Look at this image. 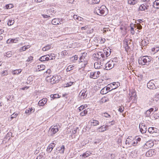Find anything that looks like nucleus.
<instances>
[{"mask_svg":"<svg viewBox=\"0 0 159 159\" xmlns=\"http://www.w3.org/2000/svg\"><path fill=\"white\" fill-rule=\"evenodd\" d=\"M137 29H139V30H141L142 29V26L139 24H137Z\"/></svg>","mask_w":159,"mask_h":159,"instance_id":"obj_56","label":"nucleus"},{"mask_svg":"<svg viewBox=\"0 0 159 159\" xmlns=\"http://www.w3.org/2000/svg\"><path fill=\"white\" fill-rule=\"evenodd\" d=\"M22 71V70L21 69H19L18 70H14L13 72H12V74L14 75H18L20 74L21 73V72Z\"/></svg>","mask_w":159,"mask_h":159,"instance_id":"obj_24","label":"nucleus"},{"mask_svg":"<svg viewBox=\"0 0 159 159\" xmlns=\"http://www.w3.org/2000/svg\"><path fill=\"white\" fill-rule=\"evenodd\" d=\"M87 93H81V96L82 98L83 99H84L86 98L87 96Z\"/></svg>","mask_w":159,"mask_h":159,"instance_id":"obj_44","label":"nucleus"},{"mask_svg":"<svg viewBox=\"0 0 159 159\" xmlns=\"http://www.w3.org/2000/svg\"><path fill=\"white\" fill-rule=\"evenodd\" d=\"M74 67L72 65H70L68 66L67 68L66 69L67 71H70L73 69V68Z\"/></svg>","mask_w":159,"mask_h":159,"instance_id":"obj_37","label":"nucleus"},{"mask_svg":"<svg viewBox=\"0 0 159 159\" xmlns=\"http://www.w3.org/2000/svg\"><path fill=\"white\" fill-rule=\"evenodd\" d=\"M62 23V19L60 20L59 18L54 19L52 21V23L54 25L61 24Z\"/></svg>","mask_w":159,"mask_h":159,"instance_id":"obj_11","label":"nucleus"},{"mask_svg":"<svg viewBox=\"0 0 159 159\" xmlns=\"http://www.w3.org/2000/svg\"><path fill=\"white\" fill-rule=\"evenodd\" d=\"M17 38L14 39H11V43H17L18 41V40L17 39Z\"/></svg>","mask_w":159,"mask_h":159,"instance_id":"obj_51","label":"nucleus"},{"mask_svg":"<svg viewBox=\"0 0 159 159\" xmlns=\"http://www.w3.org/2000/svg\"><path fill=\"white\" fill-rule=\"evenodd\" d=\"M14 23V19L12 18L11 19H10L9 20L8 23H7V25H13V24Z\"/></svg>","mask_w":159,"mask_h":159,"instance_id":"obj_26","label":"nucleus"},{"mask_svg":"<svg viewBox=\"0 0 159 159\" xmlns=\"http://www.w3.org/2000/svg\"><path fill=\"white\" fill-rule=\"evenodd\" d=\"M47 100V98H43L39 101L38 105L39 106H43L46 103Z\"/></svg>","mask_w":159,"mask_h":159,"instance_id":"obj_18","label":"nucleus"},{"mask_svg":"<svg viewBox=\"0 0 159 159\" xmlns=\"http://www.w3.org/2000/svg\"><path fill=\"white\" fill-rule=\"evenodd\" d=\"M131 33L132 34H134L135 33V31L134 30V29L133 28V27H131Z\"/></svg>","mask_w":159,"mask_h":159,"instance_id":"obj_58","label":"nucleus"},{"mask_svg":"<svg viewBox=\"0 0 159 159\" xmlns=\"http://www.w3.org/2000/svg\"><path fill=\"white\" fill-rule=\"evenodd\" d=\"M154 118L156 119H157L159 118V113H155L153 115Z\"/></svg>","mask_w":159,"mask_h":159,"instance_id":"obj_42","label":"nucleus"},{"mask_svg":"<svg viewBox=\"0 0 159 159\" xmlns=\"http://www.w3.org/2000/svg\"><path fill=\"white\" fill-rule=\"evenodd\" d=\"M147 86L148 88L150 89H153L156 88L155 84L151 81H150L148 83Z\"/></svg>","mask_w":159,"mask_h":159,"instance_id":"obj_16","label":"nucleus"},{"mask_svg":"<svg viewBox=\"0 0 159 159\" xmlns=\"http://www.w3.org/2000/svg\"><path fill=\"white\" fill-rule=\"evenodd\" d=\"M128 3L131 5H134L138 2V0H127Z\"/></svg>","mask_w":159,"mask_h":159,"instance_id":"obj_21","label":"nucleus"},{"mask_svg":"<svg viewBox=\"0 0 159 159\" xmlns=\"http://www.w3.org/2000/svg\"><path fill=\"white\" fill-rule=\"evenodd\" d=\"M12 134L11 132H8L6 135L4 139L9 140L10 139L11 136H12Z\"/></svg>","mask_w":159,"mask_h":159,"instance_id":"obj_25","label":"nucleus"},{"mask_svg":"<svg viewBox=\"0 0 159 159\" xmlns=\"http://www.w3.org/2000/svg\"><path fill=\"white\" fill-rule=\"evenodd\" d=\"M131 45V43L130 41H129L125 39L124 41L123 46L125 47L126 51L128 50L130 48V45Z\"/></svg>","mask_w":159,"mask_h":159,"instance_id":"obj_9","label":"nucleus"},{"mask_svg":"<svg viewBox=\"0 0 159 159\" xmlns=\"http://www.w3.org/2000/svg\"><path fill=\"white\" fill-rule=\"evenodd\" d=\"M102 116L106 118L111 117V116L107 112L102 113Z\"/></svg>","mask_w":159,"mask_h":159,"instance_id":"obj_31","label":"nucleus"},{"mask_svg":"<svg viewBox=\"0 0 159 159\" xmlns=\"http://www.w3.org/2000/svg\"><path fill=\"white\" fill-rule=\"evenodd\" d=\"M154 109L153 108H151L149 110H148L146 111L145 113V116L146 117H148L150 116V114L153 111Z\"/></svg>","mask_w":159,"mask_h":159,"instance_id":"obj_19","label":"nucleus"},{"mask_svg":"<svg viewBox=\"0 0 159 159\" xmlns=\"http://www.w3.org/2000/svg\"><path fill=\"white\" fill-rule=\"evenodd\" d=\"M50 145H49V146H48L47 148V151L48 152H51L52 151V149L50 147Z\"/></svg>","mask_w":159,"mask_h":159,"instance_id":"obj_49","label":"nucleus"},{"mask_svg":"<svg viewBox=\"0 0 159 159\" xmlns=\"http://www.w3.org/2000/svg\"><path fill=\"white\" fill-rule=\"evenodd\" d=\"M30 47L29 45L25 46L19 49V51L20 52H22L25 51L26 49H28Z\"/></svg>","mask_w":159,"mask_h":159,"instance_id":"obj_23","label":"nucleus"},{"mask_svg":"<svg viewBox=\"0 0 159 159\" xmlns=\"http://www.w3.org/2000/svg\"><path fill=\"white\" fill-rule=\"evenodd\" d=\"M2 76H4L5 75H8V71L6 70H3L2 73Z\"/></svg>","mask_w":159,"mask_h":159,"instance_id":"obj_39","label":"nucleus"},{"mask_svg":"<svg viewBox=\"0 0 159 159\" xmlns=\"http://www.w3.org/2000/svg\"><path fill=\"white\" fill-rule=\"evenodd\" d=\"M59 95L57 94H54V95H51V97L53 99L58 98Z\"/></svg>","mask_w":159,"mask_h":159,"instance_id":"obj_41","label":"nucleus"},{"mask_svg":"<svg viewBox=\"0 0 159 159\" xmlns=\"http://www.w3.org/2000/svg\"><path fill=\"white\" fill-rule=\"evenodd\" d=\"M155 154V152L154 150L151 149L149 150L147 152L146 155L147 157H151L153 155H154Z\"/></svg>","mask_w":159,"mask_h":159,"instance_id":"obj_15","label":"nucleus"},{"mask_svg":"<svg viewBox=\"0 0 159 159\" xmlns=\"http://www.w3.org/2000/svg\"><path fill=\"white\" fill-rule=\"evenodd\" d=\"M108 92V91H106V89H105V87L103 88L100 91L101 93L102 94H105Z\"/></svg>","mask_w":159,"mask_h":159,"instance_id":"obj_34","label":"nucleus"},{"mask_svg":"<svg viewBox=\"0 0 159 159\" xmlns=\"http://www.w3.org/2000/svg\"><path fill=\"white\" fill-rule=\"evenodd\" d=\"M89 28V26L87 25L85 26L81 27V30H88Z\"/></svg>","mask_w":159,"mask_h":159,"instance_id":"obj_55","label":"nucleus"},{"mask_svg":"<svg viewBox=\"0 0 159 159\" xmlns=\"http://www.w3.org/2000/svg\"><path fill=\"white\" fill-rule=\"evenodd\" d=\"M131 142H132V139L129 138V137H128L125 141V143L126 145L127 144H128V145H129L130 144Z\"/></svg>","mask_w":159,"mask_h":159,"instance_id":"obj_30","label":"nucleus"},{"mask_svg":"<svg viewBox=\"0 0 159 159\" xmlns=\"http://www.w3.org/2000/svg\"><path fill=\"white\" fill-rule=\"evenodd\" d=\"M34 111V109H33V108L31 107L29 109H26L25 111V113L28 114V115H30L32 112H33Z\"/></svg>","mask_w":159,"mask_h":159,"instance_id":"obj_22","label":"nucleus"},{"mask_svg":"<svg viewBox=\"0 0 159 159\" xmlns=\"http://www.w3.org/2000/svg\"><path fill=\"white\" fill-rule=\"evenodd\" d=\"M114 63L113 61H109L107 62L105 65V69L109 70L114 66Z\"/></svg>","mask_w":159,"mask_h":159,"instance_id":"obj_7","label":"nucleus"},{"mask_svg":"<svg viewBox=\"0 0 159 159\" xmlns=\"http://www.w3.org/2000/svg\"><path fill=\"white\" fill-rule=\"evenodd\" d=\"M108 128V125H104L102 126L97 129L98 131L99 132H103L106 130Z\"/></svg>","mask_w":159,"mask_h":159,"instance_id":"obj_14","label":"nucleus"},{"mask_svg":"<svg viewBox=\"0 0 159 159\" xmlns=\"http://www.w3.org/2000/svg\"><path fill=\"white\" fill-rule=\"evenodd\" d=\"M87 93L86 89H84L83 90H82L80 92V93Z\"/></svg>","mask_w":159,"mask_h":159,"instance_id":"obj_64","label":"nucleus"},{"mask_svg":"<svg viewBox=\"0 0 159 159\" xmlns=\"http://www.w3.org/2000/svg\"><path fill=\"white\" fill-rule=\"evenodd\" d=\"M151 6V2L144 3L139 6V10L141 11H145L149 9Z\"/></svg>","mask_w":159,"mask_h":159,"instance_id":"obj_4","label":"nucleus"},{"mask_svg":"<svg viewBox=\"0 0 159 159\" xmlns=\"http://www.w3.org/2000/svg\"><path fill=\"white\" fill-rule=\"evenodd\" d=\"M94 12L100 16H105L108 13V10L105 6H102L100 7H96Z\"/></svg>","mask_w":159,"mask_h":159,"instance_id":"obj_2","label":"nucleus"},{"mask_svg":"<svg viewBox=\"0 0 159 159\" xmlns=\"http://www.w3.org/2000/svg\"><path fill=\"white\" fill-rule=\"evenodd\" d=\"M139 128L140 131L142 133H145L147 131V127L144 123H142L139 124Z\"/></svg>","mask_w":159,"mask_h":159,"instance_id":"obj_8","label":"nucleus"},{"mask_svg":"<svg viewBox=\"0 0 159 159\" xmlns=\"http://www.w3.org/2000/svg\"><path fill=\"white\" fill-rule=\"evenodd\" d=\"M94 57H95L97 60L99 59L100 61H104L105 60V55L101 52H99L98 53L93 54Z\"/></svg>","mask_w":159,"mask_h":159,"instance_id":"obj_5","label":"nucleus"},{"mask_svg":"<svg viewBox=\"0 0 159 159\" xmlns=\"http://www.w3.org/2000/svg\"><path fill=\"white\" fill-rule=\"evenodd\" d=\"M153 145L154 144L151 141H148L144 145V148L148 149L153 146Z\"/></svg>","mask_w":159,"mask_h":159,"instance_id":"obj_13","label":"nucleus"},{"mask_svg":"<svg viewBox=\"0 0 159 159\" xmlns=\"http://www.w3.org/2000/svg\"><path fill=\"white\" fill-rule=\"evenodd\" d=\"M13 54V53L11 51H8L6 53V56L7 57H11Z\"/></svg>","mask_w":159,"mask_h":159,"instance_id":"obj_28","label":"nucleus"},{"mask_svg":"<svg viewBox=\"0 0 159 159\" xmlns=\"http://www.w3.org/2000/svg\"><path fill=\"white\" fill-rule=\"evenodd\" d=\"M33 80V78L31 76H29L28 77L27 81V84H30L31 81H32Z\"/></svg>","mask_w":159,"mask_h":159,"instance_id":"obj_36","label":"nucleus"},{"mask_svg":"<svg viewBox=\"0 0 159 159\" xmlns=\"http://www.w3.org/2000/svg\"><path fill=\"white\" fill-rule=\"evenodd\" d=\"M33 57H32V56L28 58V59H27V60H26V61L27 62H29L30 61L32 60L33 59Z\"/></svg>","mask_w":159,"mask_h":159,"instance_id":"obj_53","label":"nucleus"},{"mask_svg":"<svg viewBox=\"0 0 159 159\" xmlns=\"http://www.w3.org/2000/svg\"><path fill=\"white\" fill-rule=\"evenodd\" d=\"M135 139L136 140H137V142H139L140 141L141 139L139 137H136Z\"/></svg>","mask_w":159,"mask_h":159,"instance_id":"obj_62","label":"nucleus"},{"mask_svg":"<svg viewBox=\"0 0 159 159\" xmlns=\"http://www.w3.org/2000/svg\"><path fill=\"white\" fill-rule=\"evenodd\" d=\"M115 121L114 120H112L111 121H110V122H109V123H110V125H114L115 124Z\"/></svg>","mask_w":159,"mask_h":159,"instance_id":"obj_61","label":"nucleus"},{"mask_svg":"<svg viewBox=\"0 0 159 159\" xmlns=\"http://www.w3.org/2000/svg\"><path fill=\"white\" fill-rule=\"evenodd\" d=\"M39 60L41 61H46L45 56H43L41 57L40 58Z\"/></svg>","mask_w":159,"mask_h":159,"instance_id":"obj_47","label":"nucleus"},{"mask_svg":"<svg viewBox=\"0 0 159 159\" xmlns=\"http://www.w3.org/2000/svg\"><path fill=\"white\" fill-rule=\"evenodd\" d=\"M159 50V47H154V48H152V52H154L155 53L157 52Z\"/></svg>","mask_w":159,"mask_h":159,"instance_id":"obj_33","label":"nucleus"},{"mask_svg":"<svg viewBox=\"0 0 159 159\" xmlns=\"http://www.w3.org/2000/svg\"><path fill=\"white\" fill-rule=\"evenodd\" d=\"M61 78V77L60 76H52L50 75V76H48L46 80L48 82H49L51 84H53L58 82Z\"/></svg>","mask_w":159,"mask_h":159,"instance_id":"obj_3","label":"nucleus"},{"mask_svg":"<svg viewBox=\"0 0 159 159\" xmlns=\"http://www.w3.org/2000/svg\"><path fill=\"white\" fill-rule=\"evenodd\" d=\"M49 145L50 146V147L52 149H53L54 147H55V145L54 143H52L51 144H50Z\"/></svg>","mask_w":159,"mask_h":159,"instance_id":"obj_59","label":"nucleus"},{"mask_svg":"<svg viewBox=\"0 0 159 159\" xmlns=\"http://www.w3.org/2000/svg\"><path fill=\"white\" fill-rule=\"evenodd\" d=\"M148 132L150 134H152L154 133H157L158 131V129L154 127H149L148 129Z\"/></svg>","mask_w":159,"mask_h":159,"instance_id":"obj_12","label":"nucleus"},{"mask_svg":"<svg viewBox=\"0 0 159 159\" xmlns=\"http://www.w3.org/2000/svg\"><path fill=\"white\" fill-rule=\"evenodd\" d=\"M87 157H89L91 154V153L90 151H87L85 152Z\"/></svg>","mask_w":159,"mask_h":159,"instance_id":"obj_60","label":"nucleus"},{"mask_svg":"<svg viewBox=\"0 0 159 159\" xmlns=\"http://www.w3.org/2000/svg\"><path fill=\"white\" fill-rule=\"evenodd\" d=\"M38 66V69L39 70V71H41V70H44L45 67V66L43 65Z\"/></svg>","mask_w":159,"mask_h":159,"instance_id":"obj_27","label":"nucleus"},{"mask_svg":"<svg viewBox=\"0 0 159 159\" xmlns=\"http://www.w3.org/2000/svg\"><path fill=\"white\" fill-rule=\"evenodd\" d=\"M138 143V142H137V141L135 139H134V141L132 143V144L133 146H135L137 145Z\"/></svg>","mask_w":159,"mask_h":159,"instance_id":"obj_50","label":"nucleus"},{"mask_svg":"<svg viewBox=\"0 0 159 159\" xmlns=\"http://www.w3.org/2000/svg\"><path fill=\"white\" fill-rule=\"evenodd\" d=\"M51 47V46H50V45H47L46 46L43 48H42V50L43 51H46L47 50H48L50 49V48Z\"/></svg>","mask_w":159,"mask_h":159,"instance_id":"obj_32","label":"nucleus"},{"mask_svg":"<svg viewBox=\"0 0 159 159\" xmlns=\"http://www.w3.org/2000/svg\"><path fill=\"white\" fill-rule=\"evenodd\" d=\"M58 126L56 125L54 126H52L50 128L49 131L51 135L55 134L59 130Z\"/></svg>","mask_w":159,"mask_h":159,"instance_id":"obj_6","label":"nucleus"},{"mask_svg":"<svg viewBox=\"0 0 159 159\" xmlns=\"http://www.w3.org/2000/svg\"><path fill=\"white\" fill-rule=\"evenodd\" d=\"M105 55H106V57H105V59H106L107 57H108L110 54L111 52H108L106 51V52H104Z\"/></svg>","mask_w":159,"mask_h":159,"instance_id":"obj_45","label":"nucleus"},{"mask_svg":"<svg viewBox=\"0 0 159 159\" xmlns=\"http://www.w3.org/2000/svg\"><path fill=\"white\" fill-rule=\"evenodd\" d=\"M82 156L84 158H85L87 157L85 152L83 153L82 155H80V156Z\"/></svg>","mask_w":159,"mask_h":159,"instance_id":"obj_63","label":"nucleus"},{"mask_svg":"<svg viewBox=\"0 0 159 159\" xmlns=\"http://www.w3.org/2000/svg\"><path fill=\"white\" fill-rule=\"evenodd\" d=\"M84 55H82L80 58V61L81 62H83V61H84Z\"/></svg>","mask_w":159,"mask_h":159,"instance_id":"obj_54","label":"nucleus"},{"mask_svg":"<svg viewBox=\"0 0 159 159\" xmlns=\"http://www.w3.org/2000/svg\"><path fill=\"white\" fill-rule=\"evenodd\" d=\"M93 3L94 4L97 3H98L100 1V0H92Z\"/></svg>","mask_w":159,"mask_h":159,"instance_id":"obj_57","label":"nucleus"},{"mask_svg":"<svg viewBox=\"0 0 159 159\" xmlns=\"http://www.w3.org/2000/svg\"><path fill=\"white\" fill-rule=\"evenodd\" d=\"M93 124V126H96L99 124V122L98 120H93V122H91Z\"/></svg>","mask_w":159,"mask_h":159,"instance_id":"obj_40","label":"nucleus"},{"mask_svg":"<svg viewBox=\"0 0 159 159\" xmlns=\"http://www.w3.org/2000/svg\"><path fill=\"white\" fill-rule=\"evenodd\" d=\"M73 82H70L69 83H68L66 84L65 87H68L71 86L73 84Z\"/></svg>","mask_w":159,"mask_h":159,"instance_id":"obj_46","label":"nucleus"},{"mask_svg":"<svg viewBox=\"0 0 159 159\" xmlns=\"http://www.w3.org/2000/svg\"><path fill=\"white\" fill-rule=\"evenodd\" d=\"M85 106L81 105L78 108L79 111H80L85 108Z\"/></svg>","mask_w":159,"mask_h":159,"instance_id":"obj_43","label":"nucleus"},{"mask_svg":"<svg viewBox=\"0 0 159 159\" xmlns=\"http://www.w3.org/2000/svg\"><path fill=\"white\" fill-rule=\"evenodd\" d=\"M100 74V71L92 72L90 73V77L91 78L96 79L98 77Z\"/></svg>","mask_w":159,"mask_h":159,"instance_id":"obj_10","label":"nucleus"},{"mask_svg":"<svg viewBox=\"0 0 159 159\" xmlns=\"http://www.w3.org/2000/svg\"><path fill=\"white\" fill-rule=\"evenodd\" d=\"M109 101L108 98H104L101 99V102L102 103L106 102Z\"/></svg>","mask_w":159,"mask_h":159,"instance_id":"obj_38","label":"nucleus"},{"mask_svg":"<svg viewBox=\"0 0 159 159\" xmlns=\"http://www.w3.org/2000/svg\"><path fill=\"white\" fill-rule=\"evenodd\" d=\"M88 112V111L86 110V109L83 111L80 112V115L81 116H85Z\"/></svg>","mask_w":159,"mask_h":159,"instance_id":"obj_35","label":"nucleus"},{"mask_svg":"<svg viewBox=\"0 0 159 159\" xmlns=\"http://www.w3.org/2000/svg\"><path fill=\"white\" fill-rule=\"evenodd\" d=\"M152 58L149 56H145L140 57L138 60V62L139 64L142 65H148L150 63Z\"/></svg>","mask_w":159,"mask_h":159,"instance_id":"obj_1","label":"nucleus"},{"mask_svg":"<svg viewBox=\"0 0 159 159\" xmlns=\"http://www.w3.org/2000/svg\"><path fill=\"white\" fill-rule=\"evenodd\" d=\"M124 108L123 107H120L118 111L122 113L123 112Z\"/></svg>","mask_w":159,"mask_h":159,"instance_id":"obj_52","label":"nucleus"},{"mask_svg":"<svg viewBox=\"0 0 159 159\" xmlns=\"http://www.w3.org/2000/svg\"><path fill=\"white\" fill-rule=\"evenodd\" d=\"M65 146L62 145L61 146L57 148L56 150L59 151L61 153L63 154L65 150Z\"/></svg>","mask_w":159,"mask_h":159,"instance_id":"obj_17","label":"nucleus"},{"mask_svg":"<svg viewBox=\"0 0 159 159\" xmlns=\"http://www.w3.org/2000/svg\"><path fill=\"white\" fill-rule=\"evenodd\" d=\"M101 66V62H96L94 63V67L95 69L100 68Z\"/></svg>","mask_w":159,"mask_h":159,"instance_id":"obj_20","label":"nucleus"},{"mask_svg":"<svg viewBox=\"0 0 159 159\" xmlns=\"http://www.w3.org/2000/svg\"><path fill=\"white\" fill-rule=\"evenodd\" d=\"M13 7L12 4L7 5L6 6V8L7 9H10Z\"/></svg>","mask_w":159,"mask_h":159,"instance_id":"obj_48","label":"nucleus"},{"mask_svg":"<svg viewBox=\"0 0 159 159\" xmlns=\"http://www.w3.org/2000/svg\"><path fill=\"white\" fill-rule=\"evenodd\" d=\"M153 4L156 6V8H159V0H156L155 1L153 2Z\"/></svg>","mask_w":159,"mask_h":159,"instance_id":"obj_29","label":"nucleus"}]
</instances>
